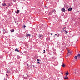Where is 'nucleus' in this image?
I'll return each mask as SVG.
<instances>
[{
    "label": "nucleus",
    "mask_w": 80,
    "mask_h": 80,
    "mask_svg": "<svg viewBox=\"0 0 80 80\" xmlns=\"http://www.w3.org/2000/svg\"><path fill=\"white\" fill-rule=\"evenodd\" d=\"M74 73H75V74H76V73H77V72H74Z\"/></svg>",
    "instance_id": "a878e982"
},
{
    "label": "nucleus",
    "mask_w": 80,
    "mask_h": 80,
    "mask_svg": "<svg viewBox=\"0 0 80 80\" xmlns=\"http://www.w3.org/2000/svg\"><path fill=\"white\" fill-rule=\"evenodd\" d=\"M65 28H63V29L64 30V29H65Z\"/></svg>",
    "instance_id": "7c9ffc66"
},
{
    "label": "nucleus",
    "mask_w": 80,
    "mask_h": 80,
    "mask_svg": "<svg viewBox=\"0 0 80 80\" xmlns=\"http://www.w3.org/2000/svg\"><path fill=\"white\" fill-rule=\"evenodd\" d=\"M51 35H52V33H51Z\"/></svg>",
    "instance_id": "2f4dec72"
},
{
    "label": "nucleus",
    "mask_w": 80,
    "mask_h": 80,
    "mask_svg": "<svg viewBox=\"0 0 80 80\" xmlns=\"http://www.w3.org/2000/svg\"><path fill=\"white\" fill-rule=\"evenodd\" d=\"M68 73L67 72V73H66V76H67L68 75Z\"/></svg>",
    "instance_id": "dca6fc26"
},
{
    "label": "nucleus",
    "mask_w": 80,
    "mask_h": 80,
    "mask_svg": "<svg viewBox=\"0 0 80 80\" xmlns=\"http://www.w3.org/2000/svg\"><path fill=\"white\" fill-rule=\"evenodd\" d=\"M79 19H80V18H79Z\"/></svg>",
    "instance_id": "f704fd0d"
},
{
    "label": "nucleus",
    "mask_w": 80,
    "mask_h": 80,
    "mask_svg": "<svg viewBox=\"0 0 80 80\" xmlns=\"http://www.w3.org/2000/svg\"><path fill=\"white\" fill-rule=\"evenodd\" d=\"M4 32H5L6 33H7L8 32V31H5V30H4Z\"/></svg>",
    "instance_id": "ddd939ff"
},
{
    "label": "nucleus",
    "mask_w": 80,
    "mask_h": 80,
    "mask_svg": "<svg viewBox=\"0 0 80 80\" xmlns=\"http://www.w3.org/2000/svg\"><path fill=\"white\" fill-rule=\"evenodd\" d=\"M62 74H63V73H62Z\"/></svg>",
    "instance_id": "72a5a7b5"
},
{
    "label": "nucleus",
    "mask_w": 80,
    "mask_h": 80,
    "mask_svg": "<svg viewBox=\"0 0 80 80\" xmlns=\"http://www.w3.org/2000/svg\"><path fill=\"white\" fill-rule=\"evenodd\" d=\"M41 37H42V35L41 34H39V38H40Z\"/></svg>",
    "instance_id": "4468645a"
},
{
    "label": "nucleus",
    "mask_w": 80,
    "mask_h": 80,
    "mask_svg": "<svg viewBox=\"0 0 80 80\" xmlns=\"http://www.w3.org/2000/svg\"><path fill=\"white\" fill-rule=\"evenodd\" d=\"M15 52H19V50H18V49L17 48L15 49Z\"/></svg>",
    "instance_id": "9d476101"
},
{
    "label": "nucleus",
    "mask_w": 80,
    "mask_h": 80,
    "mask_svg": "<svg viewBox=\"0 0 80 80\" xmlns=\"http://www.w3.org/2000/svg\"><path fill=\"white\" fill-rule=\"evenodd\" d=\"M14 1H16V0H14Z\"/></svg>",
    "instance_id": "c85d7f7f"
},
{
    "label": "nucleus",
    "mask_w": 80,
    "mask_h": 80,
    "mask_svg": "<svg viewBox=\"0 0 80 80\" xmlns=\"http://www.w3.org/2000/svg\"><path fill=\"white\" fill-rule=\"evenodd\" d=\"M55 35H57V37H58V36H59V35H57V34H55Z\"/></svg>",
    "instance_id": "6ab92c4d"
},
{
    "label": "nucleus",
    "mask_w": 80,
    "mask_h": 80,
    "mask_svg": "<svg viewBox=\"0 0 80 80\" xmlns=\"http://www.w3.org/2000/svg\"><path fill=\"white\" fill-rule=\"evenodd\" d=\"M53 12L55 13V12H56V11L55 10V9L53 10Z\"/></svg>",
    "instance_id": "f3484780"
},
{
    "label": "nucleus",
    "mask_w": 80,
    "mask_h": 80,
    "mask_svg": "<svg viewBox=\"0 0 80 80\" xmlns=\"http://www.w3.org/2000/svg\"><path fill=\"white\" fill-rule=\"evenodd\" d=\"M19 12H20V10H17V11L15 12V13H19Z\"/></svg>",
    "instance_id": "6e6552de"
},
{
    "label": "nucleus",
    "mask_w": 80,
    "mask_h": 80,
    "mask_svg": "<svg viewBox=\"0 0 80 80\" xmlns=\"http://www.w3.org/2000/svg\"><path fill=\"white\" fill-rule=\"evenodd\" d=\"M64 79H68V77H67V76H66L65 77H64Z\"/></svg>",
    "instance_id": "20e7f679"
},
{
    "label": "nucleus",
    "mask_w": 80,
    "mask_h": 80,
    "mask_svg": "<svg viewBox=\"0 0 80 80\" xmlns=\"http://www.w3.org/2000/svg\"><path fill=\"white\" fill-rule=\"evenodd\" d=\"M71 54V52H70V51L68 50V55H70Z\"/></svg>",
    "instance_id": "39448f33"
},
{
    "label": "nucleus",
    "mask_w": 80,
    "mask_h": 80,
    "mask_svg": "<svg viewBox=\"0 0 80 80\" xmlns=\"http://www.w3.org/2000/svg\"><path fill=\"white\" fill-rule=\"evenodd\" d=\"M61 10L62 11V12H65V9L63 8H62Z\"/></svg>",
    "instance_id": "f03ea898"
},
{
    "label": "nucleus",
    "mask_w": 80,
    "mask_h": 80,
    "mask_svg": "<svg viewBox=\"0 0 80 80\" xmlns=\"http://www.w3.org/2000/svg\"><path fill=\"white\" fill-rule=\"evenodd\" d=\"M78 57H79V58H80V54H78L77 56H75L74 57V58H75V60H77Z\"/></svg>",
    "instance_id": "f257e3e1"
},
{
    "label": "nucleus",
    "mask_w": 80,
    "mask_h": 80,
    "mask_svg": "<svg viewBox=\"0 0 80 80\" xmlns=\"http://www.w3.org/2000/svg\"><path fill=\"white\" fill-rule=\"evenodd\" d=\"M11 32H14V29H11L10 30Z\"/></svg>",
    "instance_id": "f8f14e48"
},
{
    "label": "nucleus",
    "mask_w": 80,
    "mask_h": 80,
    "mask_svg": "<svg viewBox=\"0 0 80 80\" xmlns=\"http://www.w3.org/2000/svg\"><path fill=\"white\" fill-rule=\"evenodd\" d=\"M24 28H25V27H26V26H25V25L24 26Z\"/></svg>",
    "instance_id": "5701e85b"
},
{
    "label": "nucleus",
    "mask_w": 80,
    "mask_h": 80,
    "mask_svg": "<svg viewBox=\"0 0 80 80\" xmlns=\"http://www.w3.org/2000/svg\"><path fill=\"white\" fill-rule=\"evenodd\" d=\"M2 6L3 7H5V6H6V4H5V3H2Z\"/></svg>",
    "instance_id": "1a4fd4ad"
},
{
    "label": "nucleus",
    "mask_w": 80,
    "mask_h": 80,
    "mask_svg": "<svg viewBox=\"0 0 80 80\" xmlns=\"http://www.w3.org/2000/svg\"><path fill=\"white\" fill-rule=\"evenodd\" d=\"M43 53H45V50H44Z\"/></svg>",
    "instance_id": "b1692460"
},
{
    "label": "nucleus",
    "mask_w": 80,
    "mask_h": 80,
    "mask_svg": "<svg viewBox=\"0 0 80 80\" xmlns=\"http://www.w3.org/2000/svg\"><path fill=\"white\" fill-rule=\"evenodd\" d=\"M38 61H40V59H37Z\"/></svg>",
    "instance_id": "4be33fe9"
},
{
    "label": "nucleus",
    "mask_w": 80,
    "mask_h": 80,
    "mask_svg": "<svg viewBox=\"0 0 80 80\" xmlns=\"http://www.w3.org/2000/svg\"><path fill=\"white\" fill-rule=\"evenodd\" d=\"M61 66L62 67H65V64H64L62 65Z\"/></svg>",
    "instance_id": "2eb2a0df"
},
{
    "label": "nucleus",
    "mask_w": 80,
    "mask_h": 80,
    "mask_svg": "<svg viewBox=\"0 0 80 80\" xmlns=\"http://www.w3.org/2000/svg\"><path fill=\"white\" fill-rule=\"evenodd\" d=\"M27 77H30V76L29 75H27Z\"/></svg>",
    "instance_id": "aec40b11"
},
{
    "label": "nucleus",
    "mask_w": 80,
    "mask_h": 80,
    "mask_svg": "<svg viewBox=\"0 0 80 80\" xmlns=\"http://www.w3.org/2000/svg\"><path fill=\"white\" fill-rule=\"evenodd\" d=\"M68 11H71V10H72V8H69L68 9Z\"/></svg>",
    "instance_id": "0eeeda50"
},
{
    "label": "nucleus",
    "mask_w": 80,
    "mask_h": 80,
    "mask_svg": "<svg viewBox=\"0 0 80 80\" xmlns=\"http://www.w3.org/2000/svg\"><path fill=\"white\" fill-rule=\"evenodd\" d=\"M8 71L7 72V73H10V69H8Z\"/></svg>",
    "instance_id": "9b49d317"
},
{
    "label": "nucleus",
    "mask_w": 80,
    "mask_h": 80,
    "mask_svg": "<svg viewBox=\"0 0 80 80\" xmlns=\"http://www.w3.org/2000/svg\"><path fill=\"white\" fill-rule=\"evenodd\" d=\"M75 70H76V69L75 70Z\"/></svg>",
    "instance_id": "c9c22d12"
},
{
    "label": "nucleus",
    "mask_w": 80,
    "mask_h": 80,
    "mask_svg": "<svg viewBox=\"0 0 80 80\" xmlns=\"http://www.w3.org/2000/svg\"><path fill=\"white\" fill-rule=\"evenodd\" d=\"M8 5L9 6H11V4L10 3L8 4Z\"/></svg>",
    "instance_id": "a211bd4d"
},
{
    "label": "nucleus",
    "mask_w": 80,
    "mask_h": 80,
    "mask_svg": "<svg viewBox=\"0 0 80 80\" xmlns=\"http://www.w3.org/2000/svg\"><path fill=\"white\" fill-rule=\"evenodd\" d=\"M30 37V35L28 34H27L26 35V37Z\"/></svg>",
    "instance_id": "423d86ee"
},
{
    "label": "nucleus",
    "mask_w": 80,
    "mask_h": 80,
    "mask_svg": "<svg viewBox=\"0 0 80 80\" xmlns=\"http://www.w3.org/2000/svg\"><path fill=\"white\" fill-rule=\"evenodd\" d=\"M0 8H1V6H0Z\"/></svg>",
    "instance_id": "c756f323"
},
{
    "label": "nucleus",
    "mask_w": 80,
    "mask_h": 80,
    "mask_svg": "<svg viewBox=\"0 0 80 80\" xmlns=\"http://www.w3.org/2000/svg\"><path fill=\"white\" fill-rule=\"evenodd\" d=\"M64 32H65V34H67V33H68V31H66V30H64Z\"/></svg>",
    "instance_id": "7ed1b4c3"
},
{
    "label": "nucleus",
    "mask_w": 80,
    "mask_h": 80,
    "mask_svg": "<svg viewBox=\"0 0 80 80\" xmlns=\"http://www.w3.org/2000/svg\"><path fill=\"white\" fill-rule=\"evenodd\" d=\"M32 67H34V65H32Z\"/></svg>",
    "instance_id": "412c9836"
},
{
    "label": "nucleus",
    "mask_w": 80,
    "mask_h": 80,
    "mask_svg": "<svg viewBox=\"0 0 80 80\" xmlns=\"http://www.w3.org/2000/svg\"><path fill=\"white\" fill-rule=\"evenodd\" d=\"M6 8H8V7H6Z\"/></svg>",
    "instance_id": "473e14b6"
},
{
    "label": "nucleus",
    "mask_w": 80,
    "mask_h": 80,
    "mask_svg": "<svg viewBox=\"0 0 80 80\" xmlns=\"http://www.w3.org/2000/svg\"><path fill=\"white\" fill-rule=\"evenodd\" d=\"M38 63H40V62H38Z\"/></svg>",
    "instance_id": "393cba45"
},
{
    "label": "nucleus",
    "mask_w": 80,
    "mask_h": 80,
    "mask_svg": "<svg viewBox=\"0 0 80 80\" xmlns=\"http://www.w3.org/2000/svg\"><path fill=\"white\" fill-rule=\"evenodd\" d=\"M6 75L7 77H8V75H7V74H6Z\"/></svg>",
    "instance_id": "cd10ccee"
},
{
    "label": "nucleus",
    "mask_w": 80,
    "mask_h": 80,
    "mask_svg": "<svg viewBox=\"0 0 80 80\" xmlns=\"http://www.w3.org/2000/svg\"><path fill=\"white\" fill-rule=\"evenodd\" d=\"M20 53H22V52H20Z\"/></svg>",
    "instance_id": "bb28decb"
}]
</instances>
